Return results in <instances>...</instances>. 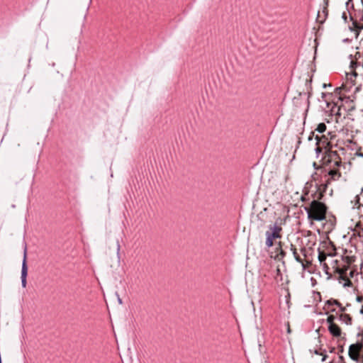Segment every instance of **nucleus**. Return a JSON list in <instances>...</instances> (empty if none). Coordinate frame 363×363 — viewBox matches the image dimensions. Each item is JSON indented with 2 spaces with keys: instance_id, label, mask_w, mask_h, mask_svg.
Masks as SVG:
<instances>
[{
  "instance_id": "nucleus-1",
  "label": "nucleus",
  "mask_w": 363,
  "mask_h": 363,
  "mask_svg": "<svg viewBox=\"0 0 363 363\" xmlns=\"http://www.w3.org/2000/svg\"><path fill=\"white\" fill-rule=\"evenodd\" d=\"M321 161V166L316 168L317 171L313 175L316 187V192L313 196V200L309 205L303 207L308 218L311 221H321L325 219L327 207L320 200L323 199L328 186L342 177L340 168L343 163L337 151L326 150Z\"/></svg>"
},
{
  "instance_id": "nucleus-2",
  "label": "nucleus",
  "mask_w": 363,
  "mask_h": 363,
  "mask_svg": "<svg viewBox=\"0 0 363 363\" xmlns=\"http://www.w3.org/2000/svg\"><path fill=\"white\" fill-rule=\"evenodd\" d=\"M281 224L282 220L279 218V220H277L273 225L269 226V230L265 233V245L267 247L269 248L273 246L274 239L281 238Z\"/></svg>"
},
{
  "instance_id": "nucleus-3",
  "label": "nucleus",
  "mask_w": 363,
  "mask_h": 363,
  "mask_svg": "<svg viewBox=\"0 0 363 363\" xmlns=\"http://www.w3.org/2000/svg\"><path fill=\"white\" fill-rule=\"evenodd\" d=\"M322 99L323 101L325 102L327 111H329L330 115L333 116V115L337 112V111H341V105L342 99L341 97L334 96L330 93H322Z\"/></svg>"
},
{
  "instance_id": "nucleus-4",
  "label": "nucleus",
  "mask_w": 363,
  "mask_h": 363,
  "mask_svg": "<svg viewBox=\"0 0 363 363\" xmlns=\"http://www.w3.org/2000/svg\"><path fill=\"white\" fill-rule=\"evenodd\" d=\"M337 272L340 274V277L345 281V282L343 284L344 286H351L352 283L349 278H353L355 276H357L359 274L356 269H352L350 267H345L342 269L338 268Z\"/></svg>"
},
{
  "instance_id": "nucleus-5",
  "label": "nucleus",
  "mask_w": 363,
  "mask_h": 363,
  "mask_svg": "<svg viewBox=\"0 0 363 363\" xmlns=\"http://www.w3.org/2000/svg\"><path fill=\"white\" fill-rule=\"evenodd\" d=\"M350 57L351 59L350 67L352 70V74L354 77L357 76V73L354 71V69L358 66H362L363 67V53L360 52H357L354 55V59L352 58V55H350Z\"/></svg>"
},
{
  "instance_id": "nucleus-6",
  "label": "nucleus",
  "mask_w": 363,
  "mask_h": 363,
  "mask_svg": "<svg viewBox=\"0 0 363 363\" xmlns=\"http://www.w3.org/2000/svg\"><path fill=\"white\" fill-rule=\"evenodd\" d=\"M363 349V344L362 342H357L352 344L349 347V356L350 357L355 361L359 362L360 357V352Z\"/></svg>"
},
{
  "instance_id": "nucleus-7",
  "label": "nucleus",
  "mask_w": 363,
  "mask_h": 363,
  "mask_svg": "<svg viewBox=\"0 0 363 363\" xmlns=\"http://www.w3.org/2000/svg\"><path fill=\"white\" fill-rule=\"evenodd\" d=\"M27 275H28V266H27V263H26V249L24 251V256H23V263H22V269H21V284L23 288L26 287Z\"/></svg>"
},
{
  "instance_id": "nucleus-8",
  "label": "nucleus",
  "mask_w": 363,
  "mask_h": 363,
  "mask_svg": "<svg viewBox=\"0 0 363 363\" xmlns=\"http://www.w3.org/2000/svg\"><path fill=\"white\" fill-rule=\"evenodd\" d=\"M328 330L334 337H340L341 335V329L337 324H331L328 325Z\"/></svg>"
},
{
  "instance_id": "nucleus-9",
  "label": "nucleus",
  "mask_w": 363,
  "mask_h": 363,
  "mask_svg": "<svg viewBox=\"0 0 363 363\" xmlns=\"http://www.w3.org/2000/svg\"><path fill=\"white\" fill-rule=\"evenodd\" d=\"M333 306H337V307H340L341 303L337 300L330 299L325 302V308H327L328 309L330 310L331 311H335V309L330 308Z\"/></svg>"
},
{
  "instance_id": "nucleus-10",
  "label": "nucleus",
  "mask_w": 363,
  "mask_h": 363,
  "mask_svg": "<svg viewBox=\"0 0 363 363\" xmlns=\"http://www.w3.org/2000/svg\"><path fill=\"white\" fill-rule=\"evenodd\" d=\"M339 319L342 323H344L347 325H351L352 324V317L347 313H341L339 316Z\"/></svg>"
},
{
  "instance_id": "nucleus-11",
  "label": "nucleus",
  "mask_w": 363,
  "mask_h": 363,
  "mask_svg": "<svg viewBox=\"0 0 363 363\" xmlns=\"http://www.w3.org/2000/svg\"><path fill=\"white\" fill-rule=\"evenodd\" d=\"M291 250L293 252V255H294V257L295 259L298 262L301 263L302 264L303 269H306V265L304 264L303 261L301 258L300 255L298 254V252L296 251V249L295 247H294L293 245H291Z\"/></svg>"
},
{
  "instance_id": "nucleus-12",
  "label": "nucleus",
  "mask_w": 363,
  "mask_h": 363,
  "mask_svg": "<svg viewBox=\"0 0 363 363\" xmlns=\"http://www.w3.org/2000/svg\"><path fill=\"white\" fill-rule=\"evenodd\" d=\"M319 133H323L326 130V125L323 123H319L315 129Z\"/></svg>"
},
{
  "instance_id": "nucleus-13",
  "label": "nucleus",
  "mask_w": 363,
  "mask_h": 363,
  "mask_svg": "<svg viewBox=\"0 0 363 363\" xmlns=\"http://www.w3.org/2000/svg\"><path fill=\"white\" fill-rule=\"evenodd\" d=\"M335 319V317L333 315H330L328 316L327 323L329 324V325H331V324H335L334 323Z\"/></svg>"
},
{
  "instance_id": "nucleus-14",
  "label": "nucleus",
  "mask_w": 363,
  "mask_h": 363,
  "mask_svg": "<svg viewBox=\"0 0 363 363\" xmlns=\"http://www.w3.org/2000/svg\"><path fill=\"white\" fill-rule=\"evenodd\" d=\"M314 353L316 354L323 356L322 362L325 361L326 358L328 357V356L325 354H323V352H319L318 350H315Z\"/></svg>"
},
{
  "instance_id": "nucleus-15",
  "label": "nucleus",
  "mask_w": 363,
  "mask_h": 363,
  "mask_svg": "<svg viewBox=\"0 0 363 363\" xmlns=\"http://www.w3.org/2000/svg\"><path fill=\"white\" fill-rule=\"evenodd\" d=\"M326 259V256L324 253L323 252H320L319 253V255H318V259L320 261V263H322L323 262H324Z\"/></svg>"
},
{
  "instance_id": "nucleus-16",
  "label": "nucleus",
  "mask_w": 363,
  "mask_h": 363,
  "mask_svg": "<svg viewBox=\"0 0 363 363\" xmlns=\"http://www.w3.org/2000/svg\"><path fill=\"white\" fill-rule=\"evenodd\" d=\"M341 111H337V112L333 115L335 116L336 122H338V118L341 116Z\"/></svg>"
},
{
  "instance_id": "nucleus-17",
  "label": "nucleus",
  "mask_w": 363,
  "mask_h": 363,
  "mask_svg": "<svg viewBox=\"0 0 363 363\" xmlns=\"http://www.w3.org/2000/svg\"><path fill=\"white\" fill-rule=\"evenodd\" d=\"M353 25L354 26L355 28L358 30H361L363 28V26H362L359 23L357 22H353Z\"/></svg>"
},
{
  "instance_id": "nucleus-18",
  "label": "nucleus",
  "mask_w": 363,
  "mask_h": 363,
  "mask_svg": "<svg viewBox=\"0 0 363 363\" xmlns=\"http://www.w3.org/2000/svg\"><path fill=\"white\" fill-rule=\"evenodd\" d=\"M356 301L359 303H363V296H357L356 298Z\"/></svg>"
},
{
  "instance_id": "nucleus-19",
  "label": "nucleus",
  "mask_w": 363,
  "mask_h": 363,
  "mask_svg": "<svg viewBox=\"0 0 363 363\" xmlns=\"http://www.w3.org/2000/svg\"><path fill=\"white\" fill-rule=\"evenodd\" d=\"M315 140H317L316 145H319L321 141V138H320L318 135L315 136Z\"/></svg>"
},
{
  "instance_id": "nucleus-20",
  "label": "nucleus",
  "mask_w": 363,
  "mask_h": 363,
  "mask_svg": "<svg viewBox=\"0 0 363 363\" xmlns=\"http://www.w3.org/2000/svg\"><path fill=\"white\" fill-rule=\"evenodd\" d=\"M342 18L344 19V21L346 22V21H347V14H346V13H345V12H343V13H342Z\"/></svg>"
},
{
  "instance_id": "nucleus-21",
  "label": "nucleus",
  "mask_w": 363,
  "mask_h": 363,
  "mask_svg": "<svg viewBox=\"0 0 363 363\" xmlns=\"http://www.w3.org/2000/svg\"><path fill=\"white\" fill-rule=\"evenodd\" d=\"M339 308H340V311L341 312H342V313H343V312H345V311H346V308H345V307H343L342 305H341V306H340V307H339Z\"/></svg>"
},
{
  "instance_id": "nucleus-22",
  "label": "nucleus",
  "mask_w": 363,
  "mask_h": 363,
  "mask_svg": "<svg viewBox=\"0 0 363 363\" xmlns=\"http://www.w3.org/2000/svg\"><path fill=\"white\" fill-rule=\"evenodd\" d=\"M355 199H357V203H359L360 201V199H361V197L358 195L356 196Z\"/></svg>"
},
{
  "instance_id": "nucleus-23",
  "label": "nucleus",
  "mask_w": 363,
  "mask_h": 363,
  "mask_svg": "<svg viewBox=\"0 0 363 363\" xmlns=\"http://www.w3.org/2000/svg\"><path fill=\"white\" fill-rule=\"evenodd\" d=\"M313 136V133H311V135L308 137V140H311Z\"/></svg>"
},
{
  "instance_id": "nucleus-24",
  "label": "nucleus",
  "mask_w": 363,
  "mask_h": 363,
  "mask_svg": "<svg viewBox=\"0 0 363 363\" xmlns=\"http://www.w3.org/2000/svg\"><path fill=\"white\" fill-rule=\"evenodd\" d=\"M315 151H316L317 152H320V147H317L315 148Z\"/></svg>"
},
{
  "instance_id": "nucleus-25",
  "label": "nucleus",
  "mask_w": 363,
  "mask_h": 363,
  "mask_svg": "<svg viewBox=\"0 0 363 363\" xmlns=\"http://www.w3.org/2000/svg\"><path fill=\"white\" fill-rule=\"evenodd\" d=\"M323 13H325V16H326V15H327V11H326V9H325V8L323 9Z\"/></svg>"
},
{
  "instance_id": "nucleus-26",
  "label": "nucleus",
  "mask_w": 363,
  "mask_h": 363,
  "mask_svg": "<svg viewBox=\"0 0 363 363\" xmlns=\"http://www.w3.org/2000/svg\"><path fill=\"white\" fill-rule=\"evenodd\" d=\"M354 106H352L349 108V110H350V111H352V110H354Z\"/></svg>"
},
{
  "instance_id": "nucleus-27",
  "label": "nucleus",
  "mask_w": 363,
  "mask_h": 363,
  "mask_svg": "<svg viewBox=\"0 0 363 363\" xmlns=\"http://www.w3.org/2000/svg\"><path fill=\"white\" fill-rule=\"evenodd\" d=\"M306 249L304 247L301 248V252L305 253Z\"/></svg>"
},
{
  "instance_id": "nucleus-28",
  "label": "nucleus",
  "mask_w": 363,
  "mask_h": 363,
  "mask_svg": "<svg viewBox=\"0 0 363 363\" xmlns=\"http://www.w3.org/2000/svg\"><path fill=\"white\" fill-rule=\"evenodd\" d=\"M333 192V189H330V194H330V196H332Z\"/></svg>"
},
{
  "instance_id": "nucleus-29",
  "label": "nucleus",
  "mask_w": 363,
  "mask_h": 363,
  "mask_svg": "<svg viewBox=\"0 0 363 363\" xmlns=\"http://www.w3.org/2000/svg\"><path fill=\"white\" fill-rule=\"evenodd\" d=\"M320 18V13L318 12V18Z\"/></svg>"
},
{
  "instance_id": "nucleus-30",
  "label": "nucleus",
  "mask_w": 363,
  "mask_h": 363,
  "mask_svg": "<svg viewBox=\"0 0 363 363\" xmlns=\"http://www.w3.org/2000/svg\"><path fill=\"white\" fill-rule=\"evenodd\" d=\"M119 250H120V245H119V244H118V251H119Z\"/></svg>"
},
{
  "instance_id": "nucleus-31",
  "label": "nucleus",
  "mask_w": 363,
  "mask_h": 363,
  "mask_svg": "<svg viewBox=\"0 0 363 363\" xmlns=\"http://www.w3.org/2000/svg\"><path fill=\"white\" fill-rule=\"evenodd\" d=\"M118 302H119L120 303H122V301H121V298H118Z\"/></svg>"
},
{
  "instance_id": "nucleus-32",
  "label": "nucleus",
  "mask_w": 363,
  "mask_h": 363,
  "mask_svg": "<svg viewBox=\"0 0 363 363\" xmlns=\"http://www.w3.org/2000/svg\"><path fill=\"white\" fill-rule=\"evenodd\" d=\"M324 87H327V85L325 84H323Z\"/></svg>"
}]
</instances>
